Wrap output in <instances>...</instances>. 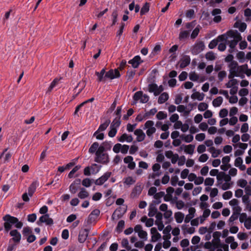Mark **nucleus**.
I'll use <instances>...</instances> for the list:
<instances>
[{
    "label": "nucleus",
    "instance_id": "1",
    "mask_svg": "<svg viewBox=\"0 0 251 251\" xmlns=\"http://www.w3.org/2000/svg\"><path fill=\"white\" fill-rule=\"evenodd\" d=\"M127 210V206L123 205L119 206L114 212L112 216V220L115 219H120L122 218L123 215L126 213Z\"/></svg>",
    "mask_w": 251,
    "mask_h": 251
},
{
    "label": "nucleus",
    "instance_id": "2",
    "mask_svg": "<svg viewBox=\"0 0 251 251\" xmlns=\"http://www.w3.org/2000/svg\"><path fill=\"white\" fill-rule=\"evenodd\" d=\"M94 161L98 163L107 164L109 162V155L107 153L96 154Z\"/></svg>",
    "mask_w": 251,
    "mask_h": 251
},
{
    "label": "nucleus",
    "instance_id": "3",
    "mask_svg": "<svg viewBox=\"0 0 251 251\" xmlns=\"http://www.w3.org/2000/svg\"><path fill=\"white\" fill-rule=\"evenodd\" d=\"M205 48V45L202 41L196 43L193 46L191 52L193 54L197 55L201 52Z\"/></svg>",
    "mask_w": 251,
    "mask_h": 251
},
{
    "label": "nucleus",
    "instance_id": "4",
    "mask_svg": "<svg viewBox=\"0 0 251 251\" xmlns=\"http://www.w3.org/2000/svg\"><path fill=\"white\" fill-rule=\"evenodd\" d=\"M121 76V74L118 71V69H110L105 74V78H109L110 79H114L115 78H119Z\"/></svg>",
    "mask_w": 251,
    "mask_h": 251
},
{
    "label": "nucleus",
    "instance_id": "5",
    "mask_svg": "<svg viewBox=\"0 0 251 251\" xmlns=\"http://www.w3.org/2000/svg\"><path fill=\"white\" fill-rule=\"evenodd\" d=\"M81 179L80 178L75 179L70 185L69 190L72 194H75L79 189H80Z\"/></svg>",
    "mask_w": 251,
    "mask_h": 251
},
{
    "label": "nucleus",
    "instance_id": "6",
    "mask_svg": "<svg viewBox=\"0 0 251 251\" xmlns=\"http://www.w3.org/2000/svg\"><path fill=\"white\" fill-rule=\"evenodd\" d=\"M111 172H107L104 173L101 176L95 181V183L97 185H102L110 177Z\"/></svg>",
    "mask_w": 251,
    "mask_h": 251
},
{
    "label": "nucleus",
    "instance_id": "7",
    "mask_svg": "<svg viewBox=\"0 0 251 251\" xmlns=\"http://www.w3.org/2000/svg\"><path fill=\"white\" fill-rule=\"evenodd\" d=\"M143 62L139 55H136L132 59L129 60L128 63L131 64L133 68L136 69Z\"/></svg>",
    "mask_w": 251,
    "mask_h": 251
},
{
    "label": "nucleus",
    "instance_id": "8",
    "mask_svg": "<svg viewBox=\"0 0 251 251\" xmlns=\"http://www.w3.org/2000/svg\"><path fill=\"white\" fill-rule=\"evenodd\" d=\"M89 231V229L85 228L79 232L78 237V240L79 243H83L86 241L88 235Z\"/></svg>",
    "mask_w": 251,
    "mask_h": 251
},
{
    "label": "nucleus",
    "instance_id": "9",
    "mask_svg": "<svg viewBox=\"0 0 251 251\" xmlns=\"http://www.w3.org/2000/svg\"><path fill=\"white\" fill-rule=\"evenodd\" d=\"M111 121L109 119H107L105 120V121L101 124L98 129L94 132L93 136H96V134H98L99 133L103 131L107 128L109 124H110Z\"/></svg>",
    "mask_w": 251,
    "mask_h": 251
},
{
    "label": "nucleus",
    "instance_id": "10",
    "mask_svg": "<svg viewBox=\"0 0 251 251\" xmlns=\"http://www.w3.org/2000/svg\"><path fill=\"white\" fill-rule=\"evenodd\" d=\"M142 190L141 184L137 183L131 192V196L133 198L138 196L141 193Z\"/></svg>",
    "mask_w": 251,
    "mask_h": 251
},
{
    "label": "nucleus",
    "instance_id": "11",
    "mask_svg": "<svg viewBox=\"0 0 251 251\" xmlns=\"http://www.w3.org/2000/svg\"><path fill=\"white\" fill-rule=\"evenodd\" d=\"M13 238L11 239L15 243H19L21 239V235L17 229L12 230L9 233Z\"/></svg>",
    "mask_w": 251,
    "mask_h": 251
},
{
    "label": "nucleus",
    "instance_id": "12",
    "mask_svg": "<svg viewBox=\"0 0 251 251\" xmlns=\"http://www.w3.org/2000/svg\"><path fill=\"white\" fill-rule=\"evenodd\" d=\"M134 134L137 136V141L138 142L143 141L146 135L143 130L141 129H137L134 131Z\"/></svg>",
    "mask_w": 251,
    "mask_h": 251
},
{
    "label": "nucleus",
    "instance_id": "13",
    "mask_svg": "<svg viewBox=\"0 0 251 251\" xmlns=\"http://www.w3.org/2000/svg\"><path fill=\"white\" fill-rule=\"evenodd\" d=\"M191 58L189 55H185L183 56L180 61V67L184 68L189 65Z\"/></svg>",
    "mask_w": 251,
    "mask_h": 251
},
{
    "label": "nucleus",
    "instance_id": "14",
    "mask_svg": "<svg viewBox=\"0 0 251 251\" xmlns=\"http://www.w3.org/2000/svg\"><path fill=\"white\" fill-rule=\"evenodd\" d=\"M189 214L187 215L184 220H199V218L193 219L194 217V214L196 209L194 207H190L188 210Z\"/></svg>",
    "mask_w": 251,
    "mask_h": 251
},
{
    "label": "nucleus",
    "instance_id": "15",
    "mask_svg": "<svg viewBox=\"0 0 251 251\" xmlns=\"http://www.w3.org/2000/svg\"><path fill=\"white\" fill-rule=\"evenodd\" d=\"M169 99V95L166 92L161 94L158 98V102L162 104L167 101Z\"/></svg>",
    "mask_w": 251,
    "mask_h": 251
},
{
    "label": "nucleus",
    "instance_id": "16",
    "mask_svg": "<svg viewBox=\"0 0 251 251\" xmlns=\"http://www.w3.org/2000/svg\"><path fill=\"white\" fill-rule=\"evenodd\" d=\"M100 214V211L99 209H96L93 210L90 214L88 220H96Z\"/></svg>",
    "mask_w": 251,
    "mask_h": 251
},
{
    "label": "nucleus",
    "instance_id": "17",
    "mask_svg": "<svg viewBox=\"0 0 251 251\" xmlns=\"http://www.w3.org/2000/svg\"><path fill=\"white\" fill-rule=\"evenodd\" d=\"M37 188L36 182H32L28 189V195L30 197H32L34 193L35 192Z\"/></svg>",
    "mask_w": 251,
    "mask_h": 251
},
{
    "label": "nucleus",
    "instance_id": "18",
    "mask_svg": "<svg viewBox=\"0 0 251 251\" xmlns=\"http://www.w3.org/2000/svg\"><path fill=\"white\" fill-rule=\"evenodd\" d=\"M77 195L80 199H84L89 196V193L84 188H81L80 191Z\"/></svg>",
    "mask_w": 251,
    "mask_h": 251
},
{
    "label": "nucleus",
    "instance_id": "19",
    "mask_svg": "<svg viewBox=\"0 0 251 251\" xmlns=\"http://www.w3.org/2000/svg\"><path fill=\"white\" fill-rule=\"evenodd\" d=\"M195 145L189 144L184 146V151L189 154H192L195 149Z\"/></svg>",
    "mask_w": 251,
    "mask_h": 251
},
{
    "label": "nucleus",
    "instance_id": "20",
    "mask_svg": "<svg viewBox=\"0 0 251 251\" xmlns=\"http://www.w3.org/2000/svg\"><path fill=\"white\" fill-rule=\"evenodd\" d=\"M234 27H238L241 32H244L247 28V25L245 23L236 22L234 24Z\"/></svg>",
    "mask_w": 251,
    "mask_h": 251
},
{
    "label": "nucleus",
    "instance_id": "21",
    "mask_svg": "<svg viewBox=\"0 0 251 251\" xmlns=\"http://www.w3.org/2000/svg\"><path fill=\"white\" fill-rule=\"evenodd\" d=\"M223 101V99L222 97L219 96L215 99L212 101L213 106L216 107L220 106Z\"/></svg>",
    "mask_w": 251,
    "mask_h": 251
},
{
    "label": "nucleus",
    "instance_id": "22",
    "mask_svg": "<svg viewBox=\"0 0 251 251\" xmlns=\"http://www.w3.org/2000/svg\"><path fill=\"white\" fill-rule=\"evenodd\" d=\"M158 89V85L155 83L149 84L148 86V90L150 93H153L154 95L157 92Z\"/></svg>",
    "mask_w": 251,
    "mask_h": 251
},
{
    "label": "nucleus",
    "instance_id": "23",
    "mask_svg": "<svg viewBox=\"0 0 251 251\" xmlns=\"http://www.w3.org/2000/svg\"><path fill=\"white\" fill-rule=\"evenodd\" d=\"M204 98V94H201L200 93L198 92H196L194 93H193L191 95V98L192 99H197L199 100H203Z\"/></svg>",
    "mask_w": 251,
    "mask_h": 251
},
{
    "label": "nucleus",
    "instance_id": "24",
    "mask_svg": "<svg viewBox=\"0 0 251 251\" xmlns=\"http://www.w3.org/2000/svg\"><path fill=\"white\" fill-rule=\"evenodd\" d=\"M4 224L5 230L8 232L12 228V224L16 223L18 221H6Z\"/></svg>",
    "mask_w": 251,
    "mask_h": 251
},
{
    "label": "nucleus",
    "instance_id": "25",
    "mask_svg": "<svg viewBox=\"0 0 251 251\" xmlns=\"http://www.w3.org/2000/svg\"><path fill=\"white\" fill-rule=\"evenodd\" d=\"M99 146V144L97 142H94L89 149V152L90 153H94L97 151L98 147Z\"/></svg>",
    "mask_w": 251,
    "mask_h": 251
},
{
    "label": "nucleus",
    "instance_id": "26",
    "mask_svg": "<svg viewBox=\"0 0 251 251\" xmlns=\"http://www.w3.org/2000/svg\"><path fill=\"white\" fill-rule=\"evenodd\" d=\"M158 212L157 209L153 205H151L149 207V216L150 217L154 216Z\"/></svg>",
    "mask_w": 251,
    "mask_h": 251
},
{
    "label": "nucleus",
    "instance_id": "27",
    "mask_svg": "<svg viewBox=\"0 0 251 251\" xmlns=\"http://www.w3.org/2000/svg\"><path fill=\"white\" fill-rule=\"evenodd\" d=\"M121 124V121L119 118H115L110 125V127L115 128H118Z\"/></svg>",
    "mask_w": 251,
    "mask_h": 251
},
{
    "label": "nucleus",
    "instance_id": "28",
    "mask_svg": "<svg viewBox=\"0 0 251 251\" xmlns=\"http://www.w3.org/2000/svg\"><path fill=\"white\" fill-rule=\"evenodd\" d=\"M235 76H240L241 78H244L245 76L244 75H240L239 74L237 73V71H234L229 70V74L228 75V78L230 79H234V77Z\"/></svg>",
    "mask_w": 251,
    "mask_h": 251
},
{
    "label": "nucleus",
    "instance_id": "29",
    "mask_svg": "<svg viewBox=\"0 0 251 251\" xmlns=\"http://www.w3.org/2000/svg\"><path fill=\"white\" fill-rule=\"evenodd\" d=\"M150 9V5L149 3L148 2H146L145 4L143 5V6L142 7L141 11H140V15L141 16L147 13Z\"/></svg>",
    "mask_w": 251,
    "mask_h": 251
},
{
    "label": "nucleus",
    "instance_id": "30",
    "mask_svg": "<svg viewBox=\"0 0 251 251\" xmlns=\"http://www.w3.org/2000/svg\"><path fill=\"white\" fill-rule=\"evenodd\" d=\"M125 227V221H119L116 227V230L118 233H120L123 231Z\"/></svg>",
    "mask_w": 251,
    "mask_h": 251
},
{
    "label": "nucleus",
    "instance_id": "31",
    "mask_svg": "<svg viewBox=\"0 0 251 251\" xmlns=\"http://www.w3.org/2000/svg\"><path fill=\"white\" fill-rule=\"evenodd\" d=\"M189 31L187 30H184L180 32L179 34V39L182 40L188 37L189 35Z\"/></svg>",
    "mask_w": 251,
    "mask_h": 251
},
{
    "label": "nucleus",
    "instance_id": "32",
    "mask_svg": "<svg viewBox=\"0 0 251 251\" xmlns=\"http://www.w3.org/2000/svg\"><path fill=\"white\" fill-rule=\"evenodd\" d=\"M180 138L182 140H184L186 143L191 142L193 140V136L191 134L187 135L182 134L180 136Z\"/></svg>",
    "mask_w": 251,
    "mask_h": 251
},
{
    "label": "nucleus",
    "instance_id": "33",
    "mask_svg": "<svg viewBox=\"0 0 251 251\" xmlns=\"http://www.w3.org/2000/svg\"><path fill=\"white\" fill-rule=\"evenodd\" d=\"M81 168L80 165H76L75 166L69 173L68 177L69 178H72L74 176V175L75 173H76L78 170H79Z\"/></svg>",
    "mask_w": 251,
    "mask_h": 251
},
{
    "label": "nucleus",
    "instance_id": "34",
    "mask_svg": "<svg viewBox=\"0 0 251 251\" xmlns=\"http://www.w3.org/2000/svg\"><path fill=\"white\" fill-rule=\"evenodd\" d=\"M185 109L186 107L183 105H179L177 107V110L179 112H184L185 115H188L192 109L188 111H186Z\"/></svg>",
    "mask_w": 251,
    "mask_h": 251
},
{
    "label": "nucleus",
    "instance_id": "35",
    "mask_svg": "<svg viewBox=\"0 0 251 251\" xmlns=\"http://www.w3.org/2000/svg\"><path fill=\"white\" fill-rule=\"evenodd\" d=\"M210 151L212 153V156L213 157H217L221 153L220 150H216L214 147H212L210 148Z\"/></svg>",
    "mask_w": 251,
    "mask_h": 251
},
{
    "label": "nucleus",
    "instance_id": "36",
    "mask_svg": "<svg viewBox=\"0 0 251 251\" xmlns=\"http://www.w3.org/2000/svg\"><path fill=\"white\" fill-rule=\"evenodd\" d=\"M189 225H186V224L183 225L182 226V229L184 230H186V231L190 234H192L195 232V228L193 227H188Z\"/></svg>",
    "mask_w": 251,
    "mask_h": 251
},
{
    "label": "nucleus",
    "instance_id": "37",
    "mask_svg": "<svg viewBox=\"0 0 251 251\" xmlns=\"http://www.w3.org/2000/svg\"><path fill=\"white\" fill-rule=\"evenodd\" d=\"M238 63L236 61H232L228 65V67L230 69V70L237 71V69L238 68Z\"/></svg>",
    "mask_w": 251,
    "mask_h": 251
},
{
    "label": "nucleus",
    "instance_id": "38",
    "mask_svg": "<svg viewBox=\"0 0 251 251\" xmlns=\"http://www.w3.org/2000/svg\"><path fill=\"white\" fill-rule=\"evenodd\" d=\"M245 53L242 51H239L237 53V57L239 60L240 63H243L245 61Z\"/></svg>",
    "mask_w": 251,
    "mask_h": 251
},
{
    "label": "nucleus",
    "instance_id": "39",
    "mask_svg": "<svg viewBox=\"0 0 251 251\" xmlns=\"http://www.w3.org/2000/svg\"><path fill=\"white\" fill-rule=\"evenodd\" d=\"M92 183V180L89 178H85L83 179L82 181V184L83 186L86 187H89L91 185Z\"/></svg>",
    "mask_w": 251,
    "mask_h": 251
},
{
    "label": "nucleus",
    "instance_id": "40",
    "mask_svg": "<svg viewBox=\"0 0 251 251\" xmlns=\"http://www.w3.org/2000/svg\"><path fill=\"white\" fill-rule=\"evenodd\" d=\"M122 246L123 248H126L127 250L129 251L131 249V247L129 246V242L126 238H124L122 241Z\"/></svg>",
    "mask_w": 251,
    "mask_h": 251
},
{
    "label": "nucleus",
    "instance_id": "41",
    "mask_svg": "<svg viewBox=\"0 0 251 251\" xmlns=\"http://www.w3.org/2000/svg\"><path fill=\"white\" fill-rule=\"evenodd\" d=\"M205 58L209 60H214L216 58L215 54L212 51L207 52L205 54Z\"/></svg>",
    "mask_w": 251,
    "mask_h": 251
},
{
    "label": "nucleus",
    "instance_id": "42",
    "mask_svg": "<svg viewBox=\"0 0 251 251\" xmlns=\"http://www.w3.org/2000/svg\"><path fill=\"white\" fill-rule=\"evenodd\" d=\"M31 233H32V231L29 227L26 226V227H25L23 228V234L24 236L27 237V236L31 234Z\"/></svg>",
    "mask_w": 251,
    "mask_h": 251
},
{
    "label": "nucleus",
    "instance_id": "43",
    "mask_svg": "<svg viewBox=\"0 0 251 251\" xmlns=\"http://www.w3.org/2000/svg\"><path fill=\"white\" fill-rule=\"evenodd\" d=\"M167 114L163 111L158 112L156 115V118L159 120L165 119L167 117Z\"/></svg>",
    "mask_w": 251,
    "mask_h": 251
},
{
    "label": "nucleus",
    "instance_id": "44",
    "mask_svg": "<svg viewBox=\"0 0 251 251\" xmlns=\"http://www.w3.org/2000/svg\"><path fill=\"white\" fill-rule=\"evenodd\" d=\"M143 92L139 91L136 92L133 96V99L135 101L141 100V97L142 96Z\"/></svg>",
    "mask_w": 251,
    "mask_h": 251
},
{
    "label": "nucleus",
    "instance_id": "45",
    "mask_svg": "<svg viewBox=\"0 0 251 251\" xmlns=\"http://www.w3.org/2000/svg\"><path fill=\"white\" fill-rule=\"evenodd\" d=\"M135 75V71H134V70H132L130 71H128L126 73V77H127V81L131 80L133 79Z\"/></svg>",
    "mask_w": 251,
    "mask_h": 251
},
{
    "label": "nucleus",
    "instance_id": "46",
    "mask_svg": "<svg viewBox=\"0 0 251 251\" xmlns=\"http://www.w3.org/2000/svg\"><path fill=\"white\" fill-rule=\"evenodd\" d=\"M135 180L131 176H128L125 179L124 183L127 185H130L135 183Z\"/></svg>",
    "mask_w": 251,
    "mask_h": 251
},
{
    "label": "nucleus",
    "instance_id": "47",
    "mask_svg": "<svg viewBox=\"0 0 251 251\" xmlns=\"http://www.w3.org/2000/svg\"><path fill=\"white\" fill-rule=\"evenodd\" d=\"M95 75L97 76V81L98 82H104L106 80V78H105V75H103L99 73V72L96 71Z\"/></svg>",
    "mask_w": 251,
    "mask_h": 251
},
{
    "label": "nucleus",
    "instance_id": "48",
    "mask_svg": "<svg viewBox=\"0 0 251 251\" xmlns=\"http://www.w3.org/2000/svg\"><path fill=\"white\" fill-rule=\"evenodd\" d=\"M102 146H103L106 151H109L111 150L112 143L111 141H105L102 143Z\"/></svg>",
    "mask_w": 251,
    "mask_h": 251
},
{
    "label": "nucleus",
    "instance_id": "49",
    "mask_svg": "<svg viewBox=\"0 0 251 251\" xmlns=\"http://www.w3.org/2000/svg\"><path fill=\"white\" fill-rule=\"evenodd\" d=\"M208 105L204 102H201L198 105V110L200 111H203L207 109Z\"/></svg>",
    "mask_w": 251,
    "mask_h": 251
},
{
    "label": "nucleus",
    "instance_id": "50",
    "mask_svg": "<svg viewBox=\"0 0 251 251\" xmlns=\"http://www.w3.org/2000/svg\"><path fill=\"white\" fill-rule=\"evenodd\" d=\"M247 181L246 180L244 179H239L237 181V185L241 188H245L247 184Z\"/></svg>",
    "mask_w": 251,
    "mask_h": 251
},
{
    "label": "nucleus",
    "instance_id": "51",
    "mask_svg": "<svg viewBox=\"0 0 251 251\" xmlns=\"http://www.w3.org/2000/svg\"><path fill=\"white\" fill-rule=\"evenodd\" d=\"M117 132V129L114 127H110V130L108 133V135L110 137H114Z\"/></svg>",
    "mask_w": 251,
    "mask_h": 251
},
{
    "label": "nucleus",
    "instance_id": "52",
    "mask_svg": "<svg viewBox=\"0 0 251 251\" xmlns=\"http://www.w3.org/2000/svg\"><path fill=\"white\" fill-rule=\"evenodd\" d=\"M157 112V110L156 108H152L149 111H148L145 113L144 115V118H146L149 117L151 115H154Z\"/></svg>",
    "mask_w": 251,
    "mask_h": 251
},
{
    "label": "nucleus",
    "instance_id": "53",
    "mask_svg": "<svg viewBox=\"0 0 251 251\" xmlns=\"http://www.w3.org/2000/svg\"><path fill=\"white\" fill-rule=\"evenodd\" d=\"M232 197V192L228 191H226L223 194V198L224 200L230 199Z\"/></svg>",
    "mask_w": 251,
    "mask_h": 251
},
{
    "label": "nucleus",
    "instance_id": "54",
    "mask_svg": "<svg viewBox=\"0 0 251 251\" xmlns=\"http://www.w3.org/2000/svg\"><path fill=\"white\" fill-rule=\"evenodd\" d=\"M200 32V28L198 26L196 27L192 31L191 35V38L192 39H195L198 35Z\"/></svg>",
    "mask_w": 251,
    "mask_h": 251
},
{
    "label": "nucleus",
    "instance_id": "55",
    "mask_svg": "<svg viewBox=\"0 0 251 251\" xmlns=\"http://www.w3.org/2000/svg\"><path fill=\"white\" fill-rule=\"evenodd\" d=\"M245 68H247V64H244L241 66H238L237 69V73L240 75V73H244Z\"/></svg>",
    "mask_w": 251,
    "mask_h": 251
},
{
    "label": "nucleus",
    "instance_id": "56",
    "mask_svg": "<svg viewBox=\"0 0 251 251\" xmlns=\"http://www.w3.org/2000/svg\"><path fill=\"white\" fill-rule=\"evenodd\" d=\"M122 147V145L120 143H117L113 147V151L115 153H118L121 151Z\"/></svg>",
    "mask_w": 251,
    "mask_h": 251
},
{
    "label": "nucleus",
    "instance_id": "57",
    "mask_svg": "<svg viewBox=\"0 0 251 251\" xmlns=\"http://www.w3.org/2000/svg\"><path fill=\"white\" fill-rule=\"evenodd\" d=\"M218 40H216V39H214L212 40L211 41H210L208 45V47L210 49H213L216 47V46L218 45Z\"/></svg>",
    "mask_w": 251,
    "mask_h": 251
},
{
    "label": "nucleus",
    "instance_id": "58",
    "mask_svg": "<svg viewBox=\"0 0 251 251\" xmlns=\"http://www.w3.org/2000/svg\"><path fill=\"white\" fill-rule=\"evenodd\" d=\"M214 182V179L213 178L207 177L205 179L204 184L206 186H212Z\"/></svg>",
    "mask_w": 251,
    "mask_h": 251
},
{
    "label": "nucleus",
    "instance_id": "59",
    "mask_svg": "<svg viewBox=\"0 0 251 251\" xmlns=\"http://www.w3.org/2000/svg\"><path fill=\"white\" fill-rule=\"evenodd\" d=\"M134 112V110L132 108H130L127 110V114L123 116V119L124 120H127L129 117L131 116Z\"/></svg>",
    "mask_w": 251,
    "mask_h": 251
},
{
    "label": "nucleus",
    "instance_id": "60",
    "mask_svg": "<svg viewBox=\"0 0 251 251\" xmlns=\"http://www.w3.org/2000/svg\"><path fill=\"white\" fill-rule=\"evenodd\" d=\"M155 225L157 226L158 229L159 231L163 230L164 227V225L163 223V221H154Z\"/></svg>",
    "mask_w": 251,
    "mask_h": 251
},
{
    "label": "nucleus",
    "instance_id": "61",
    "mask_svg": "<svg viewBox=\"0 0 251 251\" xmlns=\"http://www.w3.org/2000/svg\"><path fill=\"white\" fill-rule=\"evenodd\" d=\"M189 79L193 81H196L199 79V75L195 72L191 73L189 75Z\"/></svg>",
    "mask_w": 251,
    "mask_h": 251
},
{
    "label": "nucleus",
    "instance_id": "62",
    "mask_svg": "<svg viewBox=\"0 0 251 251\" xmlns=\"http://www.w3.org/2000/svg\"><path fill=\"white\" fill-rule=\"evenodd\" d=\"M58 80L56 78L54 79L50 83V86L48 88V92H51L53 88L55 86L56 84L58 83Z\"/></svg>",
    "mask_w": 251,
    "mask_h": 251
},
{
    "label": "nucleus",
    "instance_id": "63",
    "mask_svg": "<svg viewBox=\"0 0 251 251\" xmlns=\"http://www.w3.org/2000/svg\"><path fill=\"white\" fill-rule=\"evenodd\" d=\"M226 75V73L225 71H221L219 72L218 77L220 81H223L224 77Z\"/></svg>",
    "mask_w": 251,
    "mask_h": 251
},
{
    "label": "nucleus",
    "instance_id": "64",
    "mask_svg": "<svg viewBox=\"0 0 251 251\" xmlns=\"http://www.w3.org/2000/svg\"><path fill=\"white\" fill-rule=\"evenodd\" d=\"M228 114V111L226 108L222 109L219 112V116L221 118H225Z\"/></svg>",
    "mask_w": 251,
    "mask_h": 251
}]
</instances>
